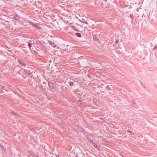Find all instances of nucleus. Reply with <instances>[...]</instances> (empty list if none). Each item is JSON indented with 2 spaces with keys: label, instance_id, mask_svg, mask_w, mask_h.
<instances>
[{
  "label": "nucleus",
  "instance_id": "obj_1",
  "mask_svg": "<svg viewBox=\"0 0 157 157\" xmlns=\"http://www.w3.org/2000/svg\"><path fill=\"white\" fill-rule=\"evenodd\" d=\"M93 145L95 147L96 149H98L99 148V146L98 144H97L94 142H93Z\"/></svg>",
  "mask_w": 157,
  "mask_h": 157
},
{
  "label": "nucleus",
  "instance_id": "obj_2",
  "mask_svg": "<svg viewBox=\"0 0 157 157\" xmlns=\"http://www.w3.org/2000/svg\"><path fill=\"white\" fill-rule=\"evenodd\" d=\"M132 105L135 108H137L138 107V106L136 105V103L134 102V101H132L131 103Z\"/></svg>",
  "mask_w": 157,
  "mask_h": 157
},
{
  "label": "nucleus",
  "instance_id": "obj_3",
  "mask_svg": "<svg viewBox=\"0 0 157 157\" xmlns=\"http://www.w3.org/2000/svg\"><path fill=\"white\" fill-rule=\"evenodd\" d=\"M78 129L81 132H84V129L80 126H78L77 127Z\"/></svg>",
  "mask_w": 157,
  "mask_h": 157
},
{
  "label": "nucleus",
  "instance_id": "obj_4",
  "mask_svg": "<svg viewBox=\"0 0 157 157\" xmlns=\"http://www.w3.org/2000/svg\"><path fill=\"white\" fill-rule=\"evenodd\" d=\"M82 100H79L77 101L76 104L80 106L82 104Z\"/></svg>",
  "mask_w": 157,
  "mask_h": 157
},
{
  "label": "nucleus",
  "instance_id": "obj_5",
  "mask_svg": "<svg viewBox=\"0 0 157 157\" xmlns=\"http://www.w3.org/2000/svg\"><path fill=\"white\" fill-rule=\"evenodd\" d=\"M13 17L16 20H18L19 18V16L17 14L14 15Z\"/></svg>",
  "mask_w": 157,
  "mask_h": 157
},
{
  "label": "nucleus",
  "instance_id": "obj_6",
  "mask_svg": "<svg viewBox=\"0 0 157 157\" xmlns=\"http://www.w3.org/2000/svg\"><path fill=\"white\" fill-rule=\"evenodd\" d=\"M94 104H96L97 106H100V104L98 101L96 100L95 101H94Z\"/></svg>",
  "mask_w": 157,
  "mask_h": 157
},
{
  "label": "nucleus",
  "instance_id": "obj_7",
  "mask_svg": "<svg viewBox=\"0 0 157 157\" xmlns=\"http://www.w3.org/2000/svg\"><path fill=\"white\" fill-rule=\"evenodd\" d=\"M49 44L54 47H56L55 44L52 41H50Z\"/></svg>",
  "mask_w": 157,
  "mask_h": 157
},
{
  "label": "nucleus",
  "instance_id": "obj_8",
  "mask_svg": "<svg viewBox=\"0 0 157 157\" xmlns=\"http://www.w3.org/2000/svg\"><path fill=\"white\" fill-rule=\"evenodd\" d=\"M75 35L78 37H80L81 36V34L80 33H75Z\"/></svg>",
  "mask_w": 157,
  "mask_h": 157
},
{
  "label": "nucleus",
  "instance_id": "obj_9",
  "mask_svg": "<svg viewBox=\"0 0 157 157\" xmlns=\"http://www.w3.org/2000/svg\"><path fill=\"white\" fill-rule=\"evenodd\" d=\"M32 44L29 43L28 44V46L29 48H30L32 47Z\"/></svg>",
  "mask_w": 157,
  "mask_h": 157
},
{
  "label": "nucleus",
  "instance_id": "obj_10",
  "mask_svg": "<svg viewBox=\"0 0 157 157\" xmlns=\"http://www.w3.org/2000/svg\"><path fill=\"white\" fill-rule=\"evenodd\" d=\"M127 132L129 133H131L132 134H134V133H133L130 130H128Z\"/></svg>",
  "mask_w": 157,
  "mask_h": 157
},
{
  "label": "nucleus",
  "instance_id": "obj_11",
  "mask_svg": "<svg viewBox=\"0 0 157 157\" xmlns=\"http://www.w3.org/2000/svg\"><path fill=\"white\" fill-rule=\"evenodd\" d=\"M69 85L70 86H73V85H74L73 82H70V83H69Z\"/></svg>",
  "mask_w": 157,
  "mask_h": 157
},
{
  "label": "nucleus",
  "instance_id": "obj_12",
  "mask_svg": "<svg viewBox=\"0 0 157 157\" xmlns=\"http://www.w3.org/2000/svg\"><path fill=\"white\" fill-rule=\"evenodd\" d=\"M32 25L34 27H37V25H36L34 24L33 23H32Z\"/></svg>",
  "mask_w": 157,
  "mask_h": 157
},
{
  "label": "nucleus",
  "instance_id": "obj_13",
  "mask_svg": "<svg viewBox=\"0 0 157 157\" xmlns=\"http://www.w3.org/2000/svg\"><path fill=\"white\" fill-rule=\"evenodd\" d=\"M112 85L108 86H107L108 89L109 90H111V87H112Z\"/></svg>",
  "mask_w": 157,
  "mask_h": 157
},
{
  "label": "nucleus",
  "instance_id": "obj_14",
  "mask_svg": "<svg viewBox=\"0 0 157 157\" xmlns=\"http://www.w3.org/2000/svg\"><path fill=\"white\" fill-rule=\"evenodd\" d=\"M52 83L51 82L50 83H48L49 86H50V85H51L52 86V88H53V86H52Z\"/></svg>",
  "mask_w": 157,
  "mask_h": 157
},
{
  "label": "nucleus",
  "instance_id": "obj_15",
  "mask_svg": "<svg viewBox=\"0 0 157 157\" xmlns=\"http://www.w3.org/2000/svg\"><path fill=\"white\" fill-rule=\"evenodd\" d=\"M100 118L102 120L104 121H105V118L100 117Z\"/></svg>",
  "mask_w": 157,
  "mask_h": 157
},
{
  "label": "nucleus",
  "instance_id": "obj_16",
  "mask_svg": "<svg viewBox=\"0 0 157 157\" xmlns=\"http://www.w3.org/2000/svg\"><path fill=\"white\" fill-rule=\"evenodd\" d=\"M119 40L118 39H117L115 41V44H117L119 42Z\"/></svg>",
  "mask_w": 157,
  "mask_h": 157
},
{
  "label": "nucleus",
  "instance_id": "obj_17",
  "mask_svg": "<svg viewBox=\"0 0 157 157\" xmlns=\"http://www.w3.org/2000/svg\"><path fill=\"white\" fill-rule=\"evenodd\" d=\"M157 49V45H156L155 46V47H154V49L155 50L156 49Z\"/></svg>",
  "mask_w": 157,
  "mask_h": 157
},
{
  "label": "nucleus",
  "instance_id": "obj_18",
  "mask_svg": "<svg viewBox=\"0 0 157 157\" xmlns=\"http://www.w3.org/2000/svg\"><path fill=\"white\" fill-rule=\"evenodd\" d=\"M28 73L29 74H31V72L29 71H28V72H26Z\"/></svg>",
  "mask_w": 157,
  "mask_h": 157
},
{
  "label": "nucleus",
  "instance_id": "obj_19",
  "mask_svg": "<svg viewBox=\"0 0 157 157\" xmlns=\"http://www.w3.org/2000/svg\"><path fill=\"white\" fill-rule=\"evenodd\" d=\"M39 43H40V41H36V44H38Z\"/></svg>",
  "mask_w": 157,
  "mask_h": 157
},
{
  "label": "nucleus",
  "instance_id": "obj_20",
  "mask_svg": "<svg viewBox=\"0 0 157 157\" xmlns=\"http://www.w3.org/2000/svg\"><path fill=\"white\" fill-rule=\"evenodd\" d=\"M130 17L131 18H132L133 17V14H131Z\"/></svg>",
  "mask_w": 157,
  "mask_h": 157
},
{
  "label": "nucleus",
  "instance_id": "obj_21",
  "mask_svg": "<svg viewBox=\"0 0 157 157\" xmlns=\"http://www.w3.org/2000/svg\"><path fill=\"white\" fill-rule=\"evenodd\" d=\"M155 87L157 89V85H155Z\"/></svg>",
  "mask_w": 157,
  "mask_h": 157
},
{
  "label": "nucleus",
  "instance_id": "obj_22",
  "mask_svg": "<svg viewBox=\"0 0 157 157\" xmlns=\"http://www.w3.org/2000/svg\"><path fill=\"white\" fill-rule=\"evenodd\" d=\"M84 23H85V24H87V22H86V21L84 22Z\"/></svg>",
  "mask_w": 157,
  "mask_h": 157
},
{
  "label": "nucleus",
  "instance_id": "obj_23",
  "mask_svg": "<svg viewBox=\"0 0 157 157\" xmlns=\"http://www.w3.org/2000/svg\"><path fill=\"white\" fill-rule=\"evenodd\" d=\"M18 62H19V63H21V61H19H19H18Z\"/></svg>",
  "mask_w": 157,
  "mask_h": 157
},
{
  "label": "nucleus",
  "instance_id": "obj_24",
  "mask_svg": "<svg viewBox=\"0 0 157 157\" xmlns=\"http://www.w3.org/2000/svg\"><path fill=\"white\" fill-rule=\"evenodd\" d=\"M94 38H95V36H94Z\"/></svg>",
  "mask_w": 157,
  "mask_h": 157
},
{
  "label": "nucleus",
  "instance_id": "obj_25",
  "mask_svg": "<svg viewBox=\"0 0 157 157\" xmlns=\"http://www.w3.org/2000/svg\"><path fill=\"white\" fill-rule=\"evenodd\" d=\"M51 86H51V85H50V86L51 87Z\"/></svg>",
  "mask_w": 157,
  "mask_h": 157
}]
</instances>
